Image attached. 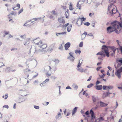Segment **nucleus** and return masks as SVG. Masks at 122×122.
I'll return each mask as SVG.
<instances>
[{
  "label": "nucleus",
  "mask_w": 122,
  "mask_h": 122,
  "mask_svg": "<svg viewBox=\"0 0 122 122\" xmlns=\"http://www.w3.org/2000/svg\"><path fill=\"white\" fill-rule=\"evenodd\" d=\"M112 26H109L107 28V30L108 32L110 33L114 31L116 29H119L120 27L122 28V22H120L114 21L111 23Z\"/></svg>",
  "instance_id": "obj_1"
},
{
  "label": "nucleus",
  "mask_w": 122,
  "mask_h": 122,
  "mask_svg": "<svg viewBox=\"0 0 122 122\" xmlns=\"http://www.w3.org/2000/svg\"><path fill=\"white\" fill-rule=\"evenodd\" d=\"M108 48L111 49L112 51L117 50L118 52V50L119 49V48H117L114 46H107L105 45H103L102 46V49L104 50L106 55L108 57L109 56V54L108 51Z\"/></svg>",
  "instance_id": "obj_2"
},
{
  "label": "nucleus",
  "mask_w": 122,
  "mask_h": 122,
  "mask_svg": "<svg viewBox=\"0 0 122 122\" xmlns=\"http://www.w3.org/2000/svg\"><path fill=\"white\" fill-rule=\"evenodd\" d=\"M116 7L115 6L112 4H110L108 6V11H107V14H110L112 15L113 14L116 13L117 10L116 9Z\"/></svg>",
  "instance_id": "obj_3"
},
{
  "label": "nucleus",
  "mask_w": 122,
  "mask_h": 122,
  "mask_svg": "<svg viewBox=\"0 0 122 122\" xmlns=\"http://www.w3.org/2000/svg\"><path fill=\"white\" fill-rule=\"evenodd\" d=\"M117 63V66L116 65V64H114V66L116 70L115 74L116 75L118 78H120L121 77V74L122 72V67H121L119 69H117L121 66L122 64L118 62Z\"/></svg>",
  "instance_id": "obj_4"
},
{
  "label": "nucleus",
  "mask_w": 122,
  "mask_h": 122,
  "mask_svg": "<svg viewBox=\"0 0 122 122\" xmlns=\"http://www.w3.org/2000/svg\"><path fill=\"white\" fill-rule=\"evenodd\" d=\"M37 40L40 41H39V42H37L36 40L35 41V42L36 43V45H38L39 46L43 49H45L46 48L47 46L46 44L43 43L42 41L39 39H38Z\"/></svg>",
  "instance_id": "obj_5"
},
{
  "label": "nucleus",
  "mask_w": 122,
  "mask_h": 122,
  "mask_svg": "<svg viewBox=\"0 0 122 122\" xmlns=\"http://www.w3.org/2000/svg\"><path fill=\"white\" fill-rule=\"evenodd\" d=\"M51 67L49 66H46L44 69V71L46 73V75L47 77H48L49 76H50L51 75V73H49L50 71H51Z\"/></svg>",
  "instance_id": "obj_6"
},
{
  "label": "nucleus",
  "mask_w": 122,
  "mask_h": 122,
  "mask_svg": "<svg viewBox=\"0 0 122 122\" xmlns=\"http://www.w3.org/2000/svg\"><path fill=\"white\" fill-rule=\"evenodd\" d=\"M57 13H56L55 11L53 10L51 12V14L49 16V18L51 19H53L54 20L57 16Z\"/></svg>",
  "instance_id": "obj_7"
},
{
  "label": "nucleus",
  "mask_w": 122,
  "mask_h": 122,
  "mask_svg": "<svg viewBox=\"0 0 122 122\" xmlns=\"http://www.w3.org/2000/svg\"><path fill=\"white\" fill-rule=\"evenodd\" d=\"M92 102L94 104H95L96 103L98 104L97 102H99V99L98 97L95 95H93L92 96Z\"/></svg>",
  "instance_id": "obj_8"
},
{
  "label": "nucleus",
  "mask_w": 122,
  "mask_h": 122,
  "mask_svg": "<svg viewBox=\"0 0 122 122\" xmlns=\"http://www.w3.org/2000/svg\"><path fill=\"white\" fill-rule=\"evenodd\" d=\"M86 18L84 17H82L81 19L79 20V19H78L77 21L76 22V24L78 25H81L82 23V22L86 20Z\"/></svg>",
  "instance_id": "obj_9"
},
{
  "label": "nucleus",
  "mask_w": 122,
  "mask_h": 122,
  "mask_svg": "<svg viewBox=\"0 0 122 122\" xmlns=\"http://www.w3.org/2000/svg\"><path fill=\"white\" fill-rule=\"evenodd\" d=\"M43 50L39 49L38 50L36 49L35 50V52L34 54L36 55H41L42 54V52L43 51Z\"/></svg>",
  "instance_id": "obj_10"
},
{
  "label": "nucleus",
  "mask_w": 122,
  "mask_h": 122,
  "mask_svg": "<svg viewBox=\"0 0 122 122\" xmlns=\"http://www.w3.org/2000/svg\"><path fill=\"white\" fill-rule=\"evenodd\" d=\"M55 43H54L51 45L47 49V51L48 52H51L52 51L55 45Z\"/></svg>",
  "instance_id": "obj_11"
},
{
  "label": "nucleus",
  "mask_w": 122,
  "mask_h": 122,
  "mask_svg": "<svg viewBox=\"0 0 122 122\" xmlns=\"http://www.w3.org/2000/svg\"><path fill=\"white\" fill-rule=\"evenodd\" d=\"M13 67L11 66L10 67L6 68V69L9 72L11 71L12 72H14L16 71V70L15 69L13 70Z\"/></svg>",
  "instance_id": "obj_12"
},
{
  "label": "nucleus",
  "mask_w": 122,
  "mask_h": 122,
  "mask_svg": "<svg viewBox=\"0 0 122 122\" xmlns=\"http://www.w3.org/2000/svg\"><path fill=\"white\" fill-rule=\"evenodd\" d=\"M100 104V106L101 107H104L107 106L108 104L107 103H105L104 102L100 101L97 102V104Z\"/></svg>",
  "instance_id": "obj_13"
},
{
  "label": "nucleus",
  "mask_w": 122,
  "mask_h": 122,
  "mask_svg": "<svg viewBox=\"0 0 122 122\" xmlns=\"http://www.w3.org/2000/svg\"><path fill=\"white\" fill-rule=\"evenodd\" d=\"M71 44L70 42H68L66 43L65 45V48L66 50H68V48L70 46Z\"/></svg>",
  "instance_id": "obj_14"
},
{
  "label": "nucleus",
  "mask_w": 122,
  "mask_h": 122,
  "mask_svg": "<svg viewBox=\"0 0 122 122\" xmlns=\"http://www.w3.org/2000/svg\"><path fill=\"white\" fill-rule=\"evenodd\" d=\"M30 38H27L26 39L25 42L23 43L24 44L25 46L28 45L30 42Z\"/></svg>",
  "instance_id": "obj_15"
},
{
  "label": "nucleus",
  "mask_w": 122,
  "mask_h": 122,
  "mask_svg": "<svg viewBox=\"0 0 122 122\" xmlns=\"http://www.w3.org/2000/svg\"><path fill=\"white\" fill-rule=\"evenodd\" d=\"M87 34V33L85 31L81 35V38L82 40H83L86 37V35Z\"/></svg>",
  "instance_id": "obj_16"
},
{
  "label": "nucleus",
  "mask_w": 122,
  "mask_h": 122,
  "mask_svg": "<svg viewBox=\"0 0 122 122\" xmlns=\"http://www.w3.org/2000/svg\"><path fill=\"white\" fill-rule=\"evenodd\" d=\"M55 118L56 119H59L62 118V116H61V113L60 112H58V114L55 117Z\"/></svg>",
  "instance_id": "obj_17"
},
{
  "label": "nucleus",
  "mask_w": 122,
  "mask_h": 122,
  "mask_svg": "<svg viewBox=\"0 0 122 122\" xmlns=\"http://www.w3.org/2000/svg\"><path fill=\"white\" fill-rule=\"evenodd\" d=\"M58 20L60 23H63L64 24L65 23V21L63 18H59L58 19Z\"/></svg>",
  "instance_id": "obj_18"
},
{
  "label": "nucleus",
  "mask_w": 122,
  "mask_h": 122,
  "mask_svg": "<svg viewBox=\"0 0 122 122\" xmlns=\"http://www.w3.org/2000/svg\"><path fill=\"white\" fill-rule=\"evenodd\" d=\"M41 19V18H34L32 19V20H29L27 21V22H29L31 21V23H33L36 20L38 19Z\"/></svg>",
  "instance_id": "obj_19"
},
{
  "label": "nucleus",
  "mask_w": 122,
  "mask_h": 122,
  "mask_svg": "<svg viewBox=\"0 0 122 122\" xmlns=\"http://www.w3.org/2000/svg\"><path fill=\"white\" fill-rule=\"evenodd\" d=\"M78 108L77 107H75L72 110V114L73 115H74L76 112L77 109Z\"/></svg>",
  "instance_id": "obj_20"
},
{
  "label": "nucleus",
  "mask_w": 122,
  "mask_h": 122,
  "mask_svg": "<svg viewBox=\"0 0 122 122\" xmlns=\"http://www.w3.org/2000/svg\"><path fill=\"white\" fill-rule=\"evenodd\" d=\"M116 62L117 63L118 62L122 64V58H117L116 59Z\"/></svg>",
  "instance_id": "obj_21"
},
{
  "label": "nucleus",
  "mask_w": 122,
  "mask_h": 122,
  "mask_svg": "<svg viewBox=\"0 0 122 122\" xmlns=\"http://www.w3.org/2000/svg\"><path fill=\"white\" fill-rule=\"evenodd\" d=\"M75 58L74 56L71 57L68 56L67 57V59L70 60L71 61L73 62Z\"/></svg>",
  "instance_id": "obj_22"
},
{
  "label": "nucleus",
  "mask_w": 122,
  "mask_h": 122,
  "mask_svg": "<svg viewBox=\"0 0 122 122\" xmlns=\"http://www.w3.org/2000/svg\"><path fill=\"white\" fill-rule=\"evenodd\" d=\"M52 61L55 63L56 65L58 64L60 62V61L57 59H54Z\"/></svg>",
  "instance_id": "obj_23"
},
{
  "label": "nucleus",
  "mask_w": 122,
  "mask_h": 122,
  "mask_svg": "<svg viewBox=\"0 0 122 122\" xmlns=\"http://www.w3.org/2000/svg\"><path fill=\"white\" fill-rule=\"evenodd\" d=\"M76 69L78 71L81 73L85 72L84 69L81 67L77 68Z\"/></svg>",
  "instance_id": "obj_24"
},
{
  "label": "nucleus",
  "mask_w": 122,
  "mask_h": 122,
  "mask_svg": "<svg viewBox=\"0 0 122 122\" xmlns=\"http://www.w3.org/2000/svg\"><path fill=\"white\" fill-rule=\"evenodd\" d=\"M116 41L117 43L118 44L119 47V50L121 51V53L122 54V46H120L119 43V41L118 40H117Z\"/></svg>",
  "instance_id": "obj_25"
},
{
  "label": "nucleus",
  "mask_w": 122,
  "mask_h": 122,
  "mask_svg": "<svg viewBox=\"0 0 122 122\" xmlns=\"http://www.w3.org/2000/svg\"><path fill=\"white\" fill-rule=\"evenodd\" d=\"M102 85H97L96 86V89L97 90H101L102 89Z\"/></svg>",
  "instance_id": "obj_26"
},
{
  "label": "nucleus",
  "mask_w": 122,
  "mask_h": 122,
  "mask_svg": "<svg viewBox=\"0 0 122 122\" xmlns=\"http://www.w3.org/2000/svg\"><path fill=\"white\" fill-rule=\"evenodd\" d=\"M108 96V93L107 92L104 93L102 95V98L103 99H104L106 97H107Z\"/></svg>",
  "instance_id": "obj_27"
},
{
  "label": "nucleus",
  "mask_w": 122,
  "mask_h": 122,
  "mask_svg": "<svg viewBox=\"0 0 122 122\" xmlns=\"http://www.w3.org/2000/svg\"><path fill=\"white\" fill-rule=\"evenodd\" d=\"M72 27V25L71 24H70L67 27V31L68 32H70L71 30V27Z\"/></svg>",
  "instance_id": "obj_28"
},
{
  "label": "nucleus",
  "mask_w": 122,
  "mask_h": 122,
  "mask_svg": "<svg viewBox=\"0 0 122 122\" xmlns=\"http://www.w3.org/2000/svg\"><path fill=\"white\" fill-rule=\"evenodd\" d=\"M66 33V32H61L59 33H56V35L57 36H59V35H65V34Z\"/></svg>",
  "instance_id": "obj_29"
},
{
  "label": "nucleus",
  "mask_w": 122,
  "mask_h": 122,
  "mask_svg": "<svg viewBox=\"0 0 122 122\" xmlns=\"http://www.w3.org/2000/svg\"><path fill=\"white\" fill-rule=\"evenodd\" d=\"M99 107L98 104H97L96 105V106L93 107L92 109L94 110H95L98 108Z\"/></svg>",
  "instance_id": "obj_30"
},
{
  "label": "nucleus",
  "mask_w": 122,
  "mask_h": 122,
  "mask_svg": "<svg viewBox=\"0 0 122 122\" xmlns=\"http://www.w3.org/2000/svg\"><path fill=\"white\" fill-rule=\"evenodd\" d=\"M108 86H103V89L104 90H108V91L109 90Z\"/></svg>",
  "instance_id": "obj_31"
},
{
  "label": "nucleus",
  "mask_w": 122,
  "mask_h": 122,
  "mask_svg": "<svg viewBox=\"0 0 122 122\" xmlns=\"http://www.w3.org/2000/svg\"><path fill=\"white\" fill-rule=\"evenodd\" d=\"M73 8L72 6V4L71 2L70 3L69 5V9L71 10H73Z\"/></svg>",
  "instance_id": "obj_32"
},
{
  "label": "nucleus",
  "mask_w": 122,
  "mask_h": 122,
  "mask_svg": "<svg viewBox=\"0 0 122 122\" xmlns=\"http://www.w3.org/2000/svg\"><path fill=\"white\" fill-rule=\"evenodd\" d=\"M103 119L102 117H101L99 118L97 120L96 122H99L101 121H103Z\"/></svg>",
  "instance_id": "obj_33"
},
{
  "label": "nucleus",
  "mask_w": 122,
  "mask_h": 122,
  "mask_svg": "<svg viewBox=\"0 0 122 122\" xmlns=\"http://www.w3.org/2000/svg\"><path fill=\"white\" fill-rule=\"evenodd\" d=\"M58 49L61 51H62L63 49V47L62 44L60 45L58 48Z\"/></svg>",
  "instance_id": "obj_34"
},
{
  "label": "nucleus",
  "mask_w": 122,
  "mask_h": 122,
  "mask_svg": "<svg viewBox=\"0 0 122 122\" xmlns=\"http://www.w3.org/2000/svg\"><path fill=\"white\" fill-rule=\"evenodd\" d=\"M68 11L69 10H67V11H66L65 12V15L66 17V18H67L68 17V16L69 15L68 14Z\"/></svg>",
  "instance_id": "obj_35"
},
{
  "label": "nucleus",
  "mask_w": 122,
  "mask_h": 122,
  "mask_svg": "<svg viewBox=\"0 0 122 122\" xmlns=\"http://www.w3.org/2000/svg\"><path fill=\"white\" fill-rule=\"evenodd\" d=\"M102 50H103V51H101V52H99L98 53H97V55H101V56H102V55L103 54V51H104V50H103V49H102Z\"/></svg>",
  "instance_id": "obj_36"
},
{
  "label": "nucleus",
  "mask_w": 122,
  "mask_h": 122,
  "mask_svg": "<svg viewBox=\"0 0 122 122\" xmlns=\"http://www.w3.org/2000/svg\"><path fill=\"white\" fill-rule=\"evenodd\" d=\"M8 97V94H6L5 96H2V97L4 98L5 99H6Z\"/></svg>",
  "instance_id": "obj_37"
},
{
  "label": "nucleus",
  "mask_w": 122,
  "mask_h": 122,
  "mask_svg": "<svg viewBox=\"0 0 122 122\" xmlns=\"http://www.w3.org/2000/svg\"><path fill=\"white\" fill-rule=\"evenodd\" d=\"M80 60H79V63L78 64V65L77 66V68H80L79 67L81 66V65L82 64V61L80 63Z\"/></svg>",
  "instance_id": "obj_38"
},
{
  "label": "nucleus",
  "mask_w": 122,
  "mask_h": 122,
  "mask_svg": "<svg viewBox=\"0 0 122 122\" xmlns=\"http://www.w3.org/2000/svg\"><path fill=\"white\" fill-rule=\"evenodd\" d=\"M80 60H79V63L78 64V65L77 66V68H80L79 67L81 66V65L82 64V61L80 63Z\"/></svg>",
  "instance_id": "obj_39"
},
{
  "label": "nucleus",
  "mask_w": 122,
  "mask_h": 122,
  "mask_svg": "<svg viewBox=\"0 0 122 122\" xmlns=\"http://www.w3.org/2000/svg\"><path fill=\"white\" fill-rule=\"evenodd\" d=\"M81 52V51L80 50H76L75 51V53H78L80 54Z\"/></svg>",
  "instance_id": "obj_40"
},
{
  "label": "nucleus",
  "mask_w": 122,
  "mask_h": 122,
  "mask_svg": "<svg viewBox=\"0 0 122 122\" xmlns=\"http://www.w3.org/2000/svg\"><path fill=\"white\" fill-rule=\"evenodd\" d=\"M31 56L28 59V61H32L33 59L34 58L32 57L33 56Z\"/></svg>",
  "instance_id": "obj_41"
},
{
  "label": "nucleus",
  "mask_w": 122,
  "mask_h": 122,
  "mask_svg": "<svg viewBox=\"0 0 122 122\" xmlns=\"http://www.w3.org/2000/svg\"><path fill=\"white\" fill-rule=\"evenodd\" d=\"M77 7H78V9L80 10L81 9V6L78 3H77Z\"/></svg>",
  "instance_id": "obj_42"
},
{
  "label": "nucleus",
  "mask_w": 122,
  "mask_h": 122,
  "mask_svg": "<svg viewBox=\"0 0 122 122\" xmlns=\"http://www.w3.org/2000/svg\"><path fill=\"white\" fill-rule=\"evenodd\" d=\"M93 84L92 83H91L90 84L88 85L87 86V87L88 88H90L91 87H92L93 86Z\"/></svg>",
  "instance_id": "obj_43"
},
{
  "label": "nucleus",
  "mask_w": 122,
  "mask_h": 122,
  "mask_svg": "<svg viewBox=\"0 0 122 122\" xmlns=\"http://www.w3.org/2000/svg\"><path fill=\"white\" fill-rule=\"evenodd\" d=\"M69 56H71V57L73 56V53L70 52L69 53Z\"/></svg>",
  "instance_id": "obj_44"
},
{
  "label": "nucleus",
  "mask_w": 122,
  "mask_h": 122,
  "mask_svg": "<svg viewBox=\"0 0 122 122\" xmlns=\"http://www.w3.org/2000/svg\"><path fill=\"white\" fill-rule=\"evenodd\" d=\"M23 8H22L20 10H19L18 12V14H20L23 11Z\"/></svg>",
  "instance_id": "obj_45"
},
{
  "label": "nucleus",
  "mask_w": 122,
  "mask_h": 122,
  "mask_svg": "<svg viewBox=\"0 0 122 122\" xmlns=\"http://www.w3.org/2000/svg\"><path fill=\"white\" fill-rule=\"evenodd\" d=\"M38 81L37 80H36L33 82V84L34 85H36V84L38 83Z\"/></svg>",
  "instance_id": "obj_46"
},
{
  "label": "nucleus",
  "mask_w": 122,
  "mask_h": 122,
  "mask_svg": "<svg viewBox=\"0 0 122 122\" xmlns=\"http://www.w3.org/2000/svg\"><path fill=\"white\" fill-rule=\"evenodd\" d=\"M116 29V30H114V31H115V32L117 34H119L120 32V30H117L116 29Z\"/></svg>",
  "instance_id": "obj_47"
},
{
  "label": "nucleus",
  "mask_w": 122,
  "mask_h": 122,
  "mask_svg": "<svg viewBox=\"0 0 122 122\" xmlns=\"http://www.w3.org/2000/svg\"><path fill=\"white\" fill-rule=\"evenodd\" d=\"M38 39H39V40H40L39 38H37L36 39H34V40H33V41H34V43L35 44V45H36V43H35V40H36V42H39V41H38V40H38Z\"/></svg>",
  "instance_id": "obj_48"
},
{
  "label": "nucleus",
  "mask_w": 122,
  "mask_h": 122,
  "mask_svg": "<svg viewBox=\"0 0 122 122\" xmlns=\"http://www.w3.org/2000/svg\"><path fill=\"white\" fill-rule=\"evenodd\" d=\"M83 43L82 42H81L80 44L79 45V46L80 47H82L83 46Z\"/></svg>",
  "instance_id": "obj_49"
},
{
  "label": "nucleus",
  "mask_w": 122,
  "mask_h": 122,
  "mask_svg": "<svg viewBox=\"0 0 122 122\" xmlns=\"http://www.w3.org/2000/svg\"><path fill=\"white\" fill-rule=\"evenodd\" d=\"M100 4L99 2L96 3L95 4L96 7H97L98 6L100 5Z\"/></svg>",
  "instance_id": "obj_50"
},
{
  "label": "nucleus",
  "mask_w": 122,
  "mask_h": 122,
  "mask_svg": "<svg viewBox=\"0 0 122 122\" xmlns=\"http://www.w3.org/2000/svg\"><path fill=\"white\" fill-rule=\"evenodd\" d=\"M3 108H6L8 109L9 108V106L8 105H5L3 106Z\"/></svg>",
  "instance_id": "obj_51"
},
{
  "label": "nucleus",
  "mask_w": 122,
  "mask_h": 122,
  "mask_svg": "<svg viewBox=\"0 0 122 122\" xmlns=\"http://www.w3.org/2000/svg\"><path fill=\"white\" fill-rule=\"evenodd\" d=\"M84 25H86L87 26H89L90 25V23L88 22H86L84 23Z\"/></svg>",
  "instance_id": "obj_52"
},
{
  "label": "nucleus",
  "mask_w": 122,
  "mask_h": 122,
  "mask_svg": "<svg viewBox=\"0 0 122 122\" xmlns=\"http://www.w3.org/2000/svg\"><path fill=\"white\" fill-rule=\"evenodd\" d=\"M34 107L36 109H38L39 108V107L38 106L34 105Z\"/></svg>",
  "instance_id": "obj_53"
},
{
  "label": "nucleus",
  "mask_w": 122,
  "mask_h": 122,
  "mask_svg": "<svg viewBox=\"0 0 122 122\" xmlns=\"http://www.w3.org/2000/svg\"><path fill=\"white\" fill-rule=\"evenodd\" d=\"M20 36L21 38L22 39L23 38L24 39H25V35H24L22 36Z\"/></svg>",
  "instance_id": "obj_54"
},
{
  "label": "nucleus",
  "mask_w": 122,
  "mask_h": 122,
  "mask_svg": "<svg viewBox=\"0 0 122 122\" xmlns=\"http://www.w3.org/2000/svg\"><path fill=\"white\" fill-rule=\"evenodd\" d=\"M20 92L22 93H26V92L24 90H20Z\"/></svg>",
  "instance_id": "obj_55"
},
{
  "label": "nucleus",
  "mask_w": 122,
  "mask_h": 122,
  "mask_svg": "<svg viewBox=\"0 0 122 122\" xmlns=\"http://www.w3.org/2000/svg\"><path fill=\"white\" fill-rule=\"evenodd\" d=\"M92 109H91L90 111V113L91 115L92 114H94V113L93 111L92 110Z\"/></svg>",
  "instance_id": "obj_56"
},
{
  "label": "nucleus",
  "mask_w": 122,
  "mask_h": 122,
  "mask_svg": "<svg viewBox=\"0 0 122 122\" xmlns=\"http://www.w3.org/2000/svg\"><path fill=\"white\" fill-rule=\"evenodd\" d=\"M49 81V79H47L44 81H43L44 83H45L46 82H48Z\"/></svg>",
  "instance_id": "obj_57"
},
{
  "label": "nucleus",
  "mask_w": 122,
  "mask_h": 122,
  "mask_svg": "<svg viewBox=\"0 0 122 122\" xmlns=\"http://www.w3.org/2000/svg\"><path fill=\"white\" fill-rule=\"evenodd\" d=\"M91 115V118L92 119H93L94 118H95V116H94V114H92Z\"/></svg>",
  "instance_id": "obj_58"
},
{
  "label": "nucleus",
  "mask_w": 122,
  "mask_h": 122,
  "mask_svg": "<svg viewBox=\"0 0 122 122\" xmlns=\"http://www.w3.org/2000/svg\"><path fill=\"white\" fill-rule=\"evenodd\" d=\"M10 15H15L14 13V12L13 11H12L11 13L9 15V16Z\"/></svg>",
  "instance_id": "obj_59"
},
{
  "label": "nucleus",
  "mask_w": 122,
  "mask_h": 122,
  "mask_svg": "<svg viewBox=\"0 0 122 122\" xmlns=\"http://www.w3.org/2000/svg\"><path fill=\"white\" fill-rule=\"evenodd\" d=\"M89 113L88 111H87L85 113V114L86 115H89Z\"/></svg>",
  "instance_id": "obj_60"
},
{
  "label": "nucleus",
  "mask_w": 122,
  "mask_h": 122,
  "mask_svg": "<svg viewBox=\"0 0 122 122\" xmlns=\"http://www.w3.org/2000/svg\"><path fill=\"white\" fill-rule=\"evenodd\" d=\"M109 87V89H112V88H113V87L112 86H108Z\"/></svg>",
  "instance_id": "obj_61"
},
{
  "label": "nucleus",
  "mask_w": 122,
  "mask_h": 122,
  "mask_svg": "<svg viewBox=\"0 0 122 122\" xmlns=\"http://www.w3.org/2000/svg\"><path fill=\"white\" fill-rule=\"evenodd\" d=\"M16 103L14 104L13 107V108L14 109H15L16 108Z\"/></svg>",
  "instance_id": "obj_62"
},
{
  "label": "nucleus",
  "mask_w": 122,
  "mask_h": 122,
  "mask_svg": "<svg viewBox=\"0 0 122 122\" xmlns=\"http://www.w3.org/2000/svg\"><path fill=\"white\" fill-rule=\"evenodd\" d=\"M78 88V86L76 85H75L74 87V88L76 90Z\"/></svg>",
  "instance_id": "obj_63"
},
{
  "label": "nucleus",
  "mask_w": 122,
  "mask_h": 122,
  "mask_svg": "<svg viewBox=\"0 0 122 122\" xmlns=\"http://www.w3.org/2000/svg\"><path fill=\"white\" fill-rule=\"evenodd\" d=\"M121 118L120 119L118 122H122V116H121Z\"/></svg>",
  "instance_id": "obj_64"
}]
</instances>
